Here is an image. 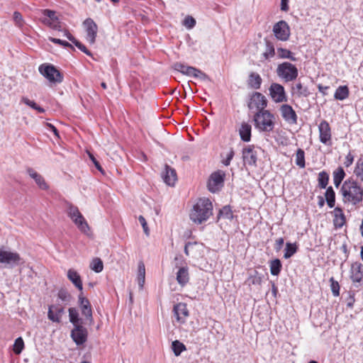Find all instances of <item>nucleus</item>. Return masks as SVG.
<instances>
[{
  "label": "nucleus",
  "instance_id": "f257e3e1",
  "mask_svg": "<svg viewBox=\"0 0 363 363\" xmlns=\"http://www.w3.org/2000/svg\"><path fill=\"white\" fill-rule=\"evenodd\" d=\"M344 203L355 206L362 201L363 188L353 179L345 180L340 191Z\"/></svg>",
  "mask_w": 363,
  "mask_h": 363
},
{
  "label": "nucleus",
  "instance_id": "f03ea898",
  "mask_svg": "<svg viewBox=\"0 0 363 363\" xmlns=\"http://www.w3.org/2000/svg\"><path fill=\"white\" fill-rule=\"evenodd\" d=\"M213 214V205L206 198L199 199L190 212V219L195 223L201 224L207 220Z\"/></svg>",
  "mask_w": 363,
  "mask_h": 363
},
{
  "label": "nucleus",
  "instance_id": "7ed1b4c3",
  "mask_svg": "<svg viewBox=\"0 0 363 363\" xmlns=\"http://www.w3.org/2000/svg\"><path fill=\"white\" fill-rule=\"evenodd\" d=\"M274 116L269 111H257L253 118L255 127L260 132H271L274 128Z\"/></svg>",
  "mask_w": 363,
  "mask_h": 363
},
{
  "label": "nucleus",
  "instance_id": "20e7f679",
  "mask_svg": "<svg viewBox=\"0 0 363 363\" xmlns=\"http://www.w3.org/2000/svg\"><path fill=\"white\" fill-rule=\"evenodd\" d=\"M277 74L281 79L288 82L296 79L298 72L294 65L289 62H284L277 66Z\"/></svg>",
  "mask_w": 363,
  "mask_h": 363
},
{
  "label": "nucleus",
  "instance_id": "39448f33",
  "mask_svg": "<svg viewBox=\"0 0 363 363\" xmlns=\"http://www.w3.org/2000/svg\"><path fill=\"white\" fill-rule=\"evenodd\" d=\"M20 261L18 253L7 250L4 247L0 248V267L12 268L18 265Z\"/></svg>",
  "mask_w": 363,
  "mask_h": 363
},
{
  "label": "nucleus",
  "instance_id": "423d86ee",
  "mask_svg": "<svg viewBox=\"0 0 363 363\" xmlns=\"http://www.w3.org/2000/svg\"><path fill=\"white\" fill-rule=\"evenodd\" d=\"M225 176V172L220 169L211 173L207 184L209 191L212 193L219 191L224 186Z\"/></svg>",
  "mask_w": 363,
  "mask_h": 363
},
{
  "label": "nucleus",
  "instance_id": "0eeeda50",
  "mask_svg": "<svg viewBox=\"0 0 363 363\" xmlns=\"http://www.w3.org/2000/svg\"><path fill=\"white\" fill-rule=\"evenodd\" d=\"M39 72L45 77L50 82L60 83L63 77L52 65L43 64L38 68Z\"/></svg>",
  "mask_w": 363,
  "mask_h": 363
},
{
  "label": "nucleus",
  "instance_id": "6e6552de",
  "mask_svg": "<svg viewBox=\"0 0 363 363\" xmlns=\"http://www.w3.org/2000/svg\"><path fill=\"white\" fill-rule=\"evenodd\" d=\"M78 304L82 315L84 317L85 320H86L89 325H91L94 323L91 306L89 299L83 296L82 292L78 296Z\"/></svg>",
  "mask_w": 363,
  "mask_h": 363
},
{
  "label": "nucleus",
  "instance_id": "1a4fd4ad",
  "mask_svg": "<svg viewBox=\"0 0 363 363\" xmlns=\"http://www.w3.org/2000/svg\"><path fill=\"white\" fill-rule=\"evenodd\" d=\"M174 260L176 262L175 267L178 268L176 277L177 281L180 286H184L189 282L190 279L189 268L187 266H179L184 262V259L182 257H176Z\"/></svg>",
  "mask_w": 363,
  "mask_h": 363
},
{
  "label": "nucleus",
  "instance_id": "9d476101",
  "mask_svg": "<svg viewBox=\"0 0 363 363\" xmlns=\"http://www.w3.org/2000/svg\"><path fill=\"white\" fill-rule=\"evenodd\" d=\"M242 158L245 165L257 167V152L253 145H248L242 148Z\"/></svg>",
  "mask_w": 363,
  "mask_h": 363
},
{
  "label": "nucleus",
  "instance_id": "9b49d317",
  "mask_svg": "<svg viewBox=\"0 0 363 363\" xmlns=\"http://www.w3.org/2000/svg\"><path fill=\"white\" fill-rule=\"evenodd\" d=\"M273 33L277 39L286 41L290 37V28L285 21H279L273 26Z\"/></svg>",
  "mask_w": 363,
  "mask_h": 363
},
{
  "label": "nucleus",
  "instance_id": "f8f14e48",
  "mask_svg": "<svg viewBox=\"0 0 363 363\" xmlns=\"http://www.w3.org/2000/svg\"><path fill=\"white\" fill-rule=\"evenodd\" d=\"M70 336L77 345H82L87 340L88 330L83 325H77L73 327Z\"/></svg>",
  "mask_w": 363,
  "mask_h": 363
},
{
  "label": "nucleus",
  "instance_id": "ddd939ff",
  "mask_svg": "<svg viewBox=\"0 0 363 363\" xmlns=\"http://www.w3.org/2000/svg\"><path fill=\"white\" fill-rule=\"evenodd\" d=\"M86 36V39L90 44H94L97 35L98 26L93 19L88 18L83 22Z\"/></svg>",
  "mask_w": 363,
  "mask_h": 363
},
{
  "label": "nucleus",
  "instance_id": "4468645a",
  "mask_svg": "<svg viewBox=\"0 0 363 363\" xmlns=\"http://www.w3.org/2000/svg\"><path fill=\"white\" fill-rule=\"evenodd\" d=\"M318 131L320 141L326 145H330L332 138L331 128L326 121L323 120L320 122L318 125Z\"/></svg>",
  "mask_w": 363,
  "mask_h": 363
},
{
  "label": "nucleus",
  "instance_id": "2eb2a0df",
  "mask_svg": "<svg viewBox=\"0 0 363 363\" xmlns=\"http://www.w3.org/2000/svg\"><path fill=\"white\" fill-rule=\"evenodd\" d=\"M269 94L277 103L286 101L284 88L282 85L277 83H272L269 87Z\"/></svg>",
  "mask_w": 363,
  "mask_h": 363
},
{
  "label": "nucleus",
  "instance_id": "dca6fc26",
  "mask_svg": "<svg viewBox=\"0 0 363 363\" xmlns=\"http://www.w3.org/2000/svg\"><path fill=\"white\" fill-rule=\"evenodd\" d=\"M350 278L353 283L358 284L357 286L363 284V264L354 262L351 266Z\"/></svg>",
  "mask_w": 363,
  "mask_h": 363
},
{
  "label": "nucleus",
  "instance_id": "f3484780",
  "mask_svg": "<svg viewBox=\"0 0 363 363\" xmlns=\"http://www.w3.org/2000/svg\"><path fill=\"white\" fill-rule=\"evenodd\" d=\"M280 112L282 118L289 124H296L297 123V115L290 105H281Z\"/></svg>",
  "mask_w": 363,
  "mask_h": 363
},
{
  "label": "nucleus",
  "instance_id": "a211bd4d",
  "mask_svg": "<svg viewBox=\"0 0 363 363\" xmlns=\"http://www.w3.org/2000/svg\"><path fill=\"white\" fill-rule=\"evenodd\" d=\"M173 312L177 320L182 324L186 322V318L189 315L186 304L184 303H179L176 304L174 306Z\"/></svg>",
  "mask_w": 363,
  "mask_h": 363
},
{
  "label": "nucleus",
  "instance_id": "6ab92c4d",
  "mask_svg": "<svg viewBox=\"0 0 363 363\" xmlns=\"http://www.w3.org/2000/svg\"><path fill=\"white\" fill-rule=\"evenodd\" d=\"M64 313L65 310L62 306L60 305H52L49 306L48 316L52 322L60 323Z\"/></svg>",
  "mask_w": 363,
  "mask_h": 363
},
{
  "label": "nucleus",
  "instance_id": "aec40b11",
  "mask_svg": "<svg viewBox=\"0 0 363 363\" xmlns=\"http://www.w3.org/2000/svg\"><path fill=\"white\" fill-rule=\"evenodd\" d=\"M45 18L43 19V23L51 27L53 29L58 28V18L55 15V11L45 9L43 11Z\"/></svg>",
  "mask_w": 363,
  "mask_h": 363
},
{
  "label": "nucleus",
  "instance_id": "412c9836",
  "mask_svg": "<svg viewBox=\"0 0 363 363\" xmlns=\"http://www.w3.org/2000/svg\"><path fill=\"white\" fill-rule=\"evenodd\" d=\"M252 104L257 108V111H264V108L267 105V101L263 94L259 92H255L252 96L249 107L251 108Z\"/></svg>",
  "mask_w": 363,
  "mask_h": 363
},
{
  "label": "nucleus",
  "instance_id": "4be33fe9",
  "mask_svg": "<svg viewBox=\"0 0 363 363\" xmlns=\"http://www.w3.org/2000/svg\"><path fill=\"white\" fill-rule=\"evenodd\" d=\"M162 177L164 182L169 186H174L177 179L175 169L167 164L164 166V169L162 172Z\"/></svg>",
  "mask_w": 363,
  "mask_h": 363
},
{
  "label": "nucleus",
  "instance_id": "5701e85b",
  "mask_svg": "<svg viewBox=\"0 0 363 363\" xmlns=\"http://www.w3.org/2000/svg\"><path fill=\"white\" fill-rule=\"evenodd\" d=\"M28 175L35 182L36 184L40 189L47 190L49 188L48 184L46 183L44 177L35 171L33 169L29 167L26 170Z\"/></svg>",
  "mask_w": 363,
  "mask_h": 363
},
{
  "label": "nucleus",
  "instance_id": "b1692460",
  "mask_svg": "<svg viewBox=\"0 0 363 363\" xmlns=\"http://www.w3.org/2000/svg\"><path fill=\"white\" fill-rule=\"evenodd\" d=\"M252 126L246 122H242L239 128L240 139L244 142H250L251 140Z\"/></svg>",
  "mask_w": 363,
  "mask_h": 363
},
{
  "label": "nucleus",
  "instance_id": "393cba45",
  "mask_svg": "<svg viewBox=\"0 0 363 363\" xmlns=\"http://www.w3.org/2000/svg\"><path fill=\"white\" fill-rule=\"evenodd\" d=\"M67 277L70 281L79 290L82 291L83 286L81 277L78 272L74 269H69L67 272Z\"/></svg>",
  "mask_w": 363,
  "mask_h": 363
},
{
  "label": "nucleus",
  "instance_id": "a878e982",
  "mask_svg": "<svg viewBox=\"0 0 363 363\" xmlns=\"http://www.w3.org/2000/svg\"><path fill=\"white\" fill-rule=\"evenodd\" d=\"M262 78L260 75L256 72H251L249 75L247 81L248 86L252 89H258L262 84Z\"/></svg>",
  "mask_w": 363,
  "mask_h": 363
},
{
  "label": "nucleus",
  "instance_id": "bb28decb",
  "mask_svg": "<svg viewBox=\"0 0 363 363\" xmlns=\"http://www.w3.org/2000/svg\"><path fill=\"white\" fill-rule=\"evenodd\" d=\"M292 93L298 97H306L310 94L307 86H303L301 82L296 83L292 87Z\"/></svg>",
  "mask_w": 363,
  "mask_h": 363
},
{
  "label": "nucleus",
  "instance_id": "cd10ccee",
  "mask_svg": "<svg viewBox=\"0 0 363 363\" xmlns=\"http://www.w3.org/2000/svg\"><path fill=\"white\" fill-rule=\"evenodd\" d=\"M69 321L73 325V327L77 325H82L83 320L79 318V313L77 308H69Z\"/></svg>",
  "mask_w": 363,
  "mask_h": 363
},
{
  "label": "nucleus",
  "instance_id": "c85d7f7f",
  "mask_svg": "<svg viewBox=\"0 0 363 363\" xmlns=\"http://www.w3.org/2000/svg\"><path fill=\"white\" fill-rule=\"evenodd\" d=\"M334 214H335V218H334L335 225L336 227L341 228L345 222V217L342 210L340 207H336L334 209Z\"/></svg>",
  "mask_w": 363,
  "mask_h": 363
},
{
  "label": "nucleus",
  "instance_id": "c756f323",
  "mask_svg": "<svg viewBox=\"0 0 363 363\" xmlns=\"http://www.w3.org/2000/svg\"><path fill=\"white\" fill-rule=\"evenodd\" d=\"M349 93V89L347 86H340L335 92L334 98L342 101L348 97Z\"/></svg>",
  "mask_w": 363,
  "mask_h": 363
},
{
  "label": "nucleus",
  "instance_id": "7c9ffc66",
  "mask_svg": "<svg viewBox=\"0 0 363 363\" xmlns=\"http://www.w3.org/2000/svg\"><path fill=\"white\" fill-rule=\"evenodd\" d=\"M325 197L328 206L330 208H333L335 203V193L332 186H329L327 188L326 191L325 193Z\"/></svg>",
  "mask_w": 363,
  "mask_h": 363
},
{
  "label": "nucleus",
  "instance_id": "2f4dec72",
  "mask_svg": "<svg viewBox=\"0 0 363 363\" xmlns=\"http://www.w3.org/2000/svg\"><path fill=\"white\" fill-rule=\"evenodd\" d=\"M72 220L77 226L79 230L80 231H82V233H87L88 231L89 230V225H88L87 222L86 221V220L84 219V218L83 217V216H82V217L80 218H74V219H73Z\"/></svg>",
  "mask_w": 363,
  "mask_h": 363
},
{
  "label": "nucleus",
  "instance_id": "473e14b6",
  "mask_svg": "<svg viewBox=\"0 0 363 363\" xmlns=\"http://www.w3.org/2000/svg\"><path fill=\"white\" fill-rule=\"evenodd\" d=\"M145 280V267L143 262H140L138 264V282L140 289H143Z\"/></svg>",
  "mask_w": 363,
  "mask_h": 363
},
{
  "label": "nucleus",
  "instance_id": "72a5a7b5",
  "mask_svg": "<svg viewBox=\"0 0 363 363\" xmlns=\"http://www.w3.org/2000/svg\"><path fill=\"white\" fill-rule=\"evenodd\" d=\"M269 267L270 272L273 276L279 275L282 268L281 262L279 259L271 261Z\"/></svg>",
  "mask_w": 363,
  "mask_h": 363
},
{
  "label": "nucleus",
  "instance_id": "f704fd0d",
  "mask_svg": "<svg viewBox=\"0 0 363 363\" xmlns=\"http://www.w3.org/2000/svg\"><path fill=\"white\" fill-rule=\"evenodd\" d=\"M278 57L281 59H289L291 61H296V58L294 56V54L289 50L279 48H277Z\"/></svg>",
  "mask_w": 363,
  "mask_h": 363
},
{
  "label": "nucleus",
  "instance_id": "c9c22d12",
  "mask_svg": "<svg viewBox=\"0 0 363 363\" xmlns=\"http://www.w3.org/2000/svg\"><path fill=\"white\" fill-rule=\"evenodd\" d=\"M298 250L296 243L286 242L284 258L289 259L292 257Z\"/></svg>",
  "mask_w": 363,
  "mask_h": 363
},
{
  "label": "nucleus",
  "instance_id": "e433bc0d",
  "mask_svg": "<svg viewBox=\"0 0 363 363\" xmlns=\"http://www.w3.org/2000/svg\"><path fill=\"white\" fill-rule=\"evenodd\" d=\"M67 215L72 220L74 219V218H80L82 216L79 208L69 203H67Z\"/></svg>",
  "mask_w": 363,
  "mask_h": 363
},
{
  "label": "nucleus",
  "instance_id": "4c0bfd02",
  "mask_svg": "<svg viewBox=\"0 0 363 363\" xmlns=\"http://www.w3.org/2000/svg\"><path fill=\"white\" fill-rule=\"evenodd\" d=\"M295 162L300 168H304L306 166L305 152L301 148H298L296 151Z\"/></svg>",
  "mask_w": 363,
  "mask_h": 363
},
{
  "label": "nucleus",
  "instance_id": "58836bf2",
  "mask_svg": "<svg viewBox=\"0 0 363 363\" xmlns=\"http://www.w3.org/2000/svg\"><path fill=\"white\" fill-rule=\"evenodd\" d=\"M21 102L30 106L31 108L36 110L38 113H44L45 111L43 108L38 106L34 101H31L26 96L21 98Z\"/></svg>",
  "mask_w": 363,
  "mask_h": 363
},
{
  "label": "nucleus",
  "instance_id": "ea45409f",
  "mask_svg": "<svg viewBox=\"0 0 363 363\" xmlns=\"http://www.w3.org/2000/svg\"><path fill=\"white\" fill-rule=\"evenodd\" d=\"M318 186L320 189H325L328 184L329 175L325 172L322 171L318 174Z\"/></svg>",
  "mask_w": 363,
  "mask_h": 363
},
{
  "label": "nucleus",
  "instance_id": "a19ab883",
  "mask_svg": "<svg viewBox=\"0 0 363 363\" xmlns=\"http://www.w3.org/2000/svg\"><path fill=\"white\" fill-rule=\"evenodd\" d=\"M275 55V49L272 43L266 41V48L263 53L265 60L273 57Z\"/></svg>",
  "mask_w": 363,
  "mask_h": 363
},
{
  "label": "nucleus",
  "instance_id": "79ce46f5",
  "mask_svg": "<svg viewBox=\"0 0 363 363\" xmlns=\"http://www.w3.org/2000/svg\"><path fill=\"white\" fill-rule=\"evenodd\" d=\"M172 348L176 356L180 355V354L186 350L185 345L179 340H174L172 342Z\"/></svg>",
  "mask_w": 363,
  "mask_h": 363
},
{
  "label": "nucleus",
  "instance_id": "37998d69",
  "mask_svg": "<svg viewBox=\"0 0 363 363\" xmlns=\"http://www.w3.org/2000/svg\"><path fill=\"white\" fill-rule=\"evenodd\" d=\"M250 284L260 285L262 281V275L257 271H254L248 279Z\"/></svg>",
  "mask_w": 363,
  "mask_h": 363
},
{
  "label": "nucleus",
  "instance_id": "c03bdc74",
  "mask_svg": "<svg viewBox=\"0 0 363 363\" xmlns=\"http://www.w3.org/2000/svg\"><path fill=\"white\" fill-rule=\"evenodd\" d=\"M90 267L95 272L99 273L104 269L103 262L99 258H95L91 262Z\"/></svg>",
  "mask_w": 363,
  "mask_h": 363
},
{
  "label": "nucleus",
  "instance_id": "a18cd8bd",
  "mask_svg": "<svg viewBox=\"0 0 363 363\" xmlns=\"http://www.w3.org/2000/svg\"><path fill=\"white\" fill-rule=\"evenodd\" d=\"M24 348V342L21 337H19L16 339L13 344V352L16 354H19L21 353Z\"/></svg>",
  "mask_w": 363,
  "mask_h": 363
},
{
  "label": "nucleus",
  "instance_id": "49530a36",
  "mask_svg": "<svg viewBox=\"0 0 363 363\" xmlns=\"http://www.w3.org/2000/svg\"><path fill=\"white\" fill-rule=\"evenodd\" d=\"M354 174L357 177L359 178L361 181H363V158H361L357 161L354 170Z\"/></svg>",
  "mask_w": 363,
  "mask_h": 363
},
{
  "label": "nucleus",
  "instance_id": "de8ad7c7",
  "mask_svg": "<svg viewBox=\"0 0 363 363\" xmlns=\"http://www.w3.org/2000/svg\"><path fill=\"white\" fill-rule=\"evenodd\" d=\"M330 289L333 293V295L335 297L340 295V284L339 283L334 279L333 277L330 279Z\"/></svg>",
  "mask_w": 363,
  "mask_h": 363
},
{
  "label": "nucleus",
  "instance_id": "09e8293b",
  "mask_svg": "<svg viewBox=\"0 0 363 363\" xmlns=\"http://www.w3.org/2000/svg\"><path fill=\"white\" fill-rule=\"evenodd\" d=\"M198 245L196 242H188L184 246V253L186 256H191L194 255V248Z\"/></svg>",
  "mask_w": 363,
  "mask_h": 363
},
{
  "label": "nucleus",
  "instance_id": "8fccbe9b",
  "mask_svg": "<svg viewBox=\"0 0 363 363\" xmlns=\"http://www.w3.org/2000/svg\"><path fill=\"white\" fill-rule=\"evenodd\" d=\"M219 216L226 219L233 218V212L229 206H224L219 212Z\"/></svg>",
  "mask_w": 363,
  "mask_h": 363
},
{
  "label": "nucleus",
  "instance_id": "3c124183",
  "mask_svg": "<svg viewBox=\"0 0 363 363\" xmlns=\"http://www.w3.org/2000/svg\"><path fill=\"white\" fill-rule=\"evenodd\" d=\"M49 40L55 44L62 45L63 47H65V48H69L72 50H74V48L72 46V45L67 41L60 40L59 38H52V37L49 38Z\"/></svg>",
  "mask_w": 363,
  "mask_h": 363
},
{
  "label": "nucleus",
  "instance_id": "603ef678",
  "mask_svg": "<svg viewBox=\"0 0 363 363\" xmlns=\"http://www.w3.org/2000/svg\"><path fill=\"white\" fill-rule=\"evenodd\" d=\"M13 18L15 22V24L18 27L21 28L23 26L24 21H23V16L20 12L15 11L13 13Z\"/></svg>",
  "mask_w": 363,
  "mask_h": 363
},
{
  "label": "nucleus",
  "instance_id": "864d4df0",
  "mask_svg": "<svg viewBox=\"0 0 363 363\" xmlns=\"http://www.w3.org/2000/svg\"><path fill=\"white\" fill-rule=\"evenodd\" d=\"M345 177V172L342 167H338L335 171L333 172V178L337 180H340L342 182Z\"/></svg>",
  "mask_w": 363,
  "mask_h": 363
},
{
  "label": "nucleus",
  "instance_id": "5fc2aeb1",
  "mask_svg": "<svg viewBox=\"0 0 363 363\" xmlns=\"http://www.w3.org/2000/svg\"><path fill=\"white\" fill-rule=\"evenodd\" d=\"M196 25V20L191 16H186L184 21V26L189 29L193 28Z\"/></svg>",
  "mask_w": 363,
  "mask_h": 363
},
{
  "label": "nucleus",
  "instance_id": "6e6d98bb",
  "mask_svg": "<svg viewBox=\"0 0 363 363\" xmlns=\"http://www.w3.org/2000/svg\"><path fill=\"white\" fill-rule=\"evenodd\" d=\"M58 298L62 301L69 302L71 298L70 294L65 289H61L58 292Z\"/></svg>",
  "mask_w": 363,
  "mask_h": 363
},
{
  "label": "nucleus",
  "instance_id": "4d7b16f0",
  "mask_svg": "<svg viewBox=\"0 0 363 363\" xmlns=\"http://www.w3.org/2000/svg\"><path fill=\"white\" fill-rule=\"evenodd\" d=\"M78 49H79L82 52L85 53L86 55L89 56H91V52L86 48L84 45H83L82 43L78 41L77 40H75L73 43Z\"/></svg>",
  "mask_w": 363,
  "mask_h": 363
},
{
  "label": "nucleus",
  "instance_id": "13d9d810",
  "mask_svg": "<svg viewBox=\"0 0 363 363\" xmlns=\"http://www.w3.org/2000/svg\"><path fill=\"white\" fill-rule=\"evenodd\" d=\"M138 220L141 225L143 226L145 234L148 236L150 235V230L147 226V223L146 222L145 218L143 216H140L138 217Z\"/></svg>",
  "mask_w": 363,
  "mask_h": 363
},
{
  "label": "nucleus",
  "instance_id": "bf43d9fd",
  "mask_svg": "<svg viewBox=\"0 0 363 363\" xmlns=\"http://www.w3.org/2000/svg\"><path fill=\"white\" fill-rule=\"evenodd\" d=\"M174 69L177 71V72H181L182 74H184L185 72H186V69L189 67V66L187 65H185L182 63H180V62H177L174 65Z\"/></svg>",
  "mask_w": 363,
  "mask_h": 363
},
{
  "label": "nucleus",
  "instance_id": "052dcab7",
  "mask_svg": "<svg viewBox=\"0 0 363 363\" xmlns=\"http://www.w3.org/2000/svg\"><path fill=\"white\" fill-rule=\"evenodd\" d=\"M234 155H235V152H234V150L233 148H231L229 151V152L228 153L227 155V157L225 158V160H224L223 161V164L225 165V166H229L230 164V162L231 160H233V157H234Z\"/></svg>",
  "mask_w": 363,
  "mask_h": 363
},
{
  "label": "nucleus",
  "instance_id": "680f3d73",
  "mask_svg": "<svg viewBox=\"0 0 363 363\" xmlns=\"http://www.w3.org/2000/svg\"><path fill=\"white\" fill-rule=\"evenodd\" d=\"M196 72H199V69L189 66V67L186 70L184 75L195 77V76H196Z\"/></svg>",
  "mask_w": 363,
  "mask_h": 363
},
{
  "label": "nucleus",
  "instance_id": "e2e57ef3",
  "mask_svg": "<svg viewBox=\"0 0 363 363\" xmlns=\"http://www.w3.org/2000/svg\"><path fill=\"white\" fill-rule=\"evenodd\" d=\"M89 155L90 160L92 161V162L94 163L96 168L101 172H103L104 171H103V169H102L100 163L96 160V159L94 157V156L91 153H89Z\"/></svg>",
  "mask_w": 363,
  "mask_h": 363
},
{
  "label": "nucleus",
  "instance_id": "0e129e2a",
  "mask_svg": "<svg viewBox=\"0 0 363 363\" xmlns=\"http://www.w3.org/2000/svg\"><path fill=\"white\" fill-rule=\"evenodd\" d=\"M284 242V240L283 238H279L277 239L275 241V245H274L275 250L277 251H279L282 248Z\"/></svg>",
  "mask_w": 363,
  "mask_h": 363
},
{
  "label": "nucleus",
  "instance_id": "69168bd1",
  "mask_svg": "<svg viewBox=\"0 0 363 363\" xmlns=\"http://www.w3.org/2000/svg\"><path fill=\"white\" fill-rule=\"evenodd\" d=\"M353 160H354L353 156L350 153H349L345 157V161L344 162V164L345 165V167H347L352 164Z\"/></svg>",
  "mask_w": 363,
  "mask_h": 363
},
{
  "label": "nucleus",
  "instance_id": "338daca9",
  "mask_svg": "<svg viewBox=\"0 0 363 363\" xmlns=\"http://www.w3.org/2000/svg\"><path fill=\"white\" fill-rule=\"evenodd\" d=\"M195 78H199L203 81L208 80L209 79L208 75L200 69H199V72H196V76H195Z\"/></svg>",
  "mask_w": 363,
  "mask_h": 363
},
{
  "label": "nucleus",
  "instance_id": "774afa93",
  "mask_svg": "<svg viewBox=\"0 0 363 363\" xmlns=\"http://www.w3.org/2000/svg\"><path fill=\"white\" fill-rule=\"evenodd\" d=\"M318 90L320 93L323 94V96H325L328 94L327 90L329 89V86H323L321 84H319L318 86Z\"/></svg>",
  "mask_w": 363,
  "mask_h": 363
}]
</instances>
